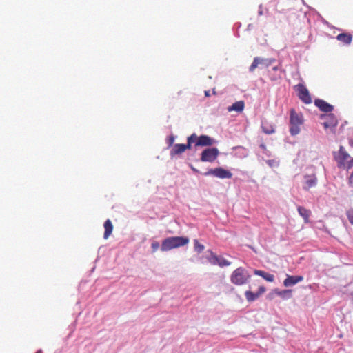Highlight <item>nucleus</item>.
I'll return each instance as SVG.
<instances>
[{"label":"nucleus","mask_w":353,"mask_h":353,"mask_svg":"<svg viewBox=\"0 0 353 353\" xmlns=\"http://www.w3.org/2000/svg\"><path fill=\"white\" fill-rule=\"evenodd\" d=\"M190 241L188 236H170L163 240L161 250L167 252L187 245Z\"/></svg>","instance_id":"1"},{"label":"nucleus","mask_w":353,"mask_h":353,"mask_svg":"<svg viewBox=\"0 0 353 353\" xmlns=\"http://www.w3.org/2000/svg\"><path fill=\"white\" fill-rule=\"evenodd\" d=\"M251 275L246 269L239 267L234 270L230 276V281L236 285H243L248 283Z\"/></svg>","instance_id":"2"},{"label":"nucleus","mask_w":353,"mask_h":353,"mask_svg":"<svg viewBox=\"0 0 353 353\" xmlns=\"http://www.w3.org/2000/svg\"><path fill=\"white\" fill-rule=\"evenodd\" d=\"M303 118L301 113H297L294 109L290 110V133L292 136H295L300 132L299 126L303 124Z\"/></svg>","instance_id":"3"},{"label":"nucleus","mask_w":353,"mask_h":353,"mask_svg":"<svg viewBox=\"0 0 353 353\" xmlns=\"http://www.w3.org/2000/svg\"><path fill=\"white\" fill-rule=\"evenodd\" d=\"M205 258L210 264L213 265H219L221 268L229 266L231 264L230 261L221 256L216 255L212 250H207Z\"/></svg>","instance_id":"4"},{"label":"nucleus","mask_w":353,"mask_h":353,"mask_svg":"<svg viewBox=\"0 0 353 353\" xmlns=\"http://www.w3.org/2000/svg\"><path fill=\"white\" fill-rule=\"evenodd\" d=\"M219 153V150L217 148L208 147L202 151L200 160L202 162L212 163L217 159Z\"/></svg>","instance_id":"5"},{"label":"nucleus","mask_w":353,"mask_h":353,"mask_svg":"<svg viewBox=\"0 0 353 353\" xmlns=\"http://www.w3.org/2000/svg\"><path fill=\"white\" fill-rule=\"evenodd\" d=\"M204 176H214L219 179H231L232 177V173L228 170H225L221 167L216 168L214 169L210 168L208 170L203 173Z\"/></svg>","instance_id":"6"},{"label":"nucleus","mask_w":353,"mask_h":353,"mask_svg":"<svg viewBox=\"0 0 353 353\" xmlns=\"http://www.w3.org/2000/svg\"><path fill=\"white\" fill-rule=\"evenodd\" d=\"M296 91L299 99L305 104L312 103L311 96L308 90L303 84H298L296 86Z\"/></svg>","instance_id":"7"},{"label":"nucleus","mask_w":353,"mask_h":353,"mask_svg":"<svg viewBox=\"0 0 353 353\" xmlns=\"http://www.w3.org/2000/svg\"><path fill=\"white\" fill-rule=\"evenodd\" d=\"M320 118L321 119H325L322 123L323 127L327 129L329 128H336L338 125V119L334 114L330 112L327 114H321Z\"/></svg>","instance_id":"8"},{"label":"nucleus","mask_w":353,"mask_h":353,"mask_svg":"<svg viewBox=\"0 0 353 353\" xmlns=\"http://www.w3.org/2000/svg\"><path fill=\"white\" fill-rule=\"evenodd\" d=\"M196 141L195 147H209L216 143V141L214 138L205 134H202L199 137L197 136Z\"/></svg>","instance_id":"9"},{"label":"nucleus","mask_w":353,"mask_h":353,"mask_svg":"<svg viewBox=\"0 0 353 353\" xmlns=\"http://www.w3.org/2000/svg\"><path fill=\"white\" fill-rule=\"evenodd\" d=\"M317 177L315 174L304 175V181L303 183V189L308 191L311 188L315 187L317 184Z\"/></svg>","instance_id":"10"},{"label":"nucleus","mask_w":353,"mask_h":353,"mask_svg":"<svg viewBox=\"0 0 353 353\" xmlns=\"http://www.w3.org/2000/svg\"><path fill=\"white\" fill-rule=\"evenodd\" d=\"M259 65H261L265 68H268L270 66L268 58H263L261 57H256L254 58L252 64L249 68V72H253L254 70L258 67Z\"/></svg>","instance_id":"11"},{"label":"nucleus","mask_w":353,"mask_h":353,"mask_svg":"<svg viewBox=\"0 0 353 353\" xmlns=\"http://www.w3.org/2000/svg\"><path fill=\"white\" fill-rule=\"evenodd\" d=\"M314 105L321 111L326 113H330L334 110V106L328 103L325 101L320 99L314 100Z\"/></svg>","instance_id":"12"},{"label":"nucleus","mask_w":353,"mask_h":353,"mask_svg":"<svg viewBox=\"0 0 353 353\" xmlns=\"http://www.w3.org/2000/svg\"><path fill=\"white\" fill-rule=\"evenodd\" d=\"M281 70V64L279 63L277 65L274 66L270 70L268 71L269 79L272 81H276L281 79L280 72Z\"/></svg>","instance_id":"13"},{"label":"nucleus","mask_w":353,"mask_h":353,"mask_svg":"<svg viewBox=\"0 0 353 353\" xmlns=\"http://www.w3.org/2000/svg\"><path fill=\"white\" fill-rule=\"evenodd\" d=\"M303 280V276L287 275V277L285 278V279L283 281V285L285 287L293 286V285H296V283H298L299 282L302 281Z\"/></svg>","instance_id":"14"},{"label":"nucleus","mask_w":353,"mask_h":353,"mask_svg":"<svg viewBox=\"0 0 353 353\" xmlns=\"http://www.w3.org/2000/svg\"><path fill=\"white\" fill-rule=\"evenodd\" d=\"M350 157V154L345 150L343 146L339 148V157L337 159L338 167L342 168L345 166V161Z\"/></svg>","instance_id":"15"},{"label":"nucleus","mask_w":353,"mask_h":353,"mask_svg":"<svg viewBox=\"0 0 353 353\" xmlns=\"http://www.w3.org/2000/svg\"><path fill=\"white\" fill-rule=\"evenodd\" d=\"M183 143H176L173 145L170 152L171 159H174L176 156L181 154L185 152Z\"/></svg>","instance_id":"16"},{"label":"nucleus","mask_w":353,"mask_h":353,"mask_svg":"<svg viewBox=\"0 0 353 353\" xmlns=\"http://www.w3.org/2000/svg\"><path fill=\"white\" fill-rule=\"evenodd\" d=\"M297 211L299 215L303 219L304 222L305 223H309V218L312 214L311 211L303 206H299L297 208Z\"/></svg>","instance_id":"17"},{"label":"nucleus","mask_w":353,"mask_h":353,"mask_svg":"<svg viewBox=\"0 0 353 353\" xmlns=\"http://www.w3.org/2000/svg\"><path fill=\"white\" fill-rule=\"evenodd\" d=\"M254 274L257 276H260L263 278L265 280L269 282H273L274 281V275L268 273L265 271L261 270H254Z\"/></svg>","instance_id":"18"},{"label":"nucleus","mask_w":353,"mask_h":353,"mask_svg":"<svg viewBox=\"0 0 353 353\" xmlns=\"http://www.w3.org/2000/svg\"><path fill=\"white\" fill-rule=\"evenodd\" d=\"M336 39L345 45H350L352 40V36L349 33H341L336 36Z\"/></svg>","instance_id":"19"},{"label":"nucleus","mask_w":353,"mask_h":353,"mask_svg":"<svg viewBox=\"0 0 353 353\" xmlns=\"http://www.w3.org/2000/svg\"><path fill=\"white\" fill-rule=\"evenodd\" d=\"M105 232L103 234V238L107 239L112 232L113 225L110 219H107L103 224Z\"/></svg>","instance_id":"20"},{"label":"nucleus","mask_w":353,"mask_h":353,"mask_svg":"<svg viewBox=\"0 0 353 353\" xmlns=\"http://www.w3.org/2000/svg\"><path fill=\"white\" fill-rule=\"evenodd\" d=\"M245 107V103L243 101H239L234 103L231 106L228 108L229 112L236 111L237 112H241L243 110Z\"/></svg>","instance_id":"21"},{"label":"nucleus","mask_w":353,"mask_h":353,"mask_svg":"<svg viewBox=\"0 0 353 353\" xmlns=\"http://www.w3.org/2000/svg\"><path fill=\"white\" fill-rule=\"evenodd\" d=\"M261 128L263 132L266 134H272L275 132L274 127L269 124L267 121L261 122Z\"/></svg>","instance_id":"22"},{"label":"nucleus","mask_w":353,"mask_h":353,"mask_svg":"<svg viewBox=\"0 0 353 353\" xmlns=\"http://www.w3.org/2000/svg\"><path fill=\"white\" fill-rule=\"evenodd\" d=\"M197 139V135L195 133L192 134L190 136L187 138V143L184 144L185 151L186 150H190L192 148V143L196 144V140Z\"/></svg>","instance_id":"23"},{"label":"nucleus","mask_w":353,"mask_h":353,"mask_svg":"<svg viewBox=\"0 0 353 353\" xmlns=\"http://www.w3.org/2000/svg\"><path fill=\"white\" fill-rule=\"evenodd\" d=\"M245 297L248 302L252 303L255 301L257 299L259 298V296L256 292H253L250 290H247L245 292Z\"/></svg>","instance_id":"24"},{"label":"nucleus","mask_w":353,"mask_h":353,"mask_svg":"<svg viewBox=\"0 0 353 353\" xmlns=\"http://www.w3.org/2000/svg\"><path fill=\"white\" fill-rule=\"evenodd\" d=\"M276 295L281 296L283 299H287L291 297L292 290H279L276 289Z\"/></svg>","instance_id":"25"},{"label":"nucleus","mask_w":353,"mask_h":353,"mask_svg":"<svg viewBox=\"0 0 353 353\" xmlns=\"http://www.w3.org/2000/svg\"><path fill=\"white\" fill-rule=\"evenodd\" d=\"M233 150L238 151L236 154L240 158H243L248 156V151L242 146L234 147Z\"/></svg>","instance_id":"26"},{"label":"nucleus","mask_w":353,"mask_h":353,"mask_svg":"<svg viewBox=\"0 0 353 353\" xmlns=\"http://www.w3.org/2000/svg\"><path fill=\"white\" fill-rule=\"evenodd\" d=\"M204 245L201 244L197 239L194 241V250L197 253L200 254L204 250Z\"/></svg>","instance_id":"27"},{"label":"nucleus","mask_w":353,"mask_h":353,"mask_svg":"<svg viewBox=\"0 0 353 353\" xmlns=\"http://www.w3.org/2000/svg\"><path fill=\"white\" fill-rule=\"evenodd\" d=\"M176 136L174 134H170L167 139H166V143L168 145V148H172L174 144V142L176 139Z\"/></svg>","instance_id":"28"},{"label":"nucleus","mask_w":353,"mask_h":353,"mask_svg":"<svg viewBox=\"0 0 353 353\" xmlns=\"http://www.w3.org/2000/svg\"><path fill=\"white\" fill-rule=\"evenodd\" d=\"M259 148L262 150L263 153L268 157H271V152L266 148V145L262 143L259 145Z\"/></svg>","instance_id":"29"},{"label":"nucleus","mask_w":353,"mask_h":353,"mask_svg":"<svg viewBox=\"0 0 353 353\" xmlns=\"http://www.w3.org/2000/svg\"><path fill=\"white\" fill-rule=\"evenodd\" d=\"M346 216L349 222L353 225V208L349 209L346 211Z\"/></svg>","instance_id":"30"},{"label":"nucleus","mask_w":353,"mask_h":353,"mask_svg":"<svg viewBox=\"0 0 353 353\" xmlns=\"http://www.w3.org/2000/svg\"><path fill=\"white\" fill-rule=\"evenodd\" d=\"M160 247L159 243L156 241H152L151 243L152 252H155Z\"/></svg>","instance_id":"31"},{"label":"nucleus","mask_w":353,"mask_h":353,"mask_svg":"<svg viewBox=\"0 0 353 353\" xmlns=\"http://www.w3.org/2000/svg\"><path fill=\"white\" fill-rule=\"evenodd\" d=\"M266 163L271 168L279 165L278 162L274 159H269L266 161Z\"/></svg>","instance_id":"32"},{"label":"nucleus","mask_w":353,"mask_h":353,"mask_svg":"<svg viewBox=\"0 0 353 353\" xmlns=\"http://www.w3.org/2000/svg\"><path fill=\"white\" fill-rule=\"evenodd\" d=\"M275 295H276V289L272 290L271 292H270L267 296V298L269 300H272Z\"/></svg>","instance_id":"33"},{"label":"nucleus","mask_w":353,"mask_h":353,"mask_svg":"<svg viewBox=\"0 0 353 353\" xmlns=\"http://www.w3.org/2000/svg\"><path fill=\"white\" fill-rule=\"evenodd\" d=\"M266 291V288L261 285V286H259V288H258V290L256 292L257 294L260 296L261 295H262Z\"/></svg>","instance_id":"34"},{"label":"nucleus","mask_w":353,"mask_h":353,"mask_svg":"<svg viewBox=\"0 0 353 353\" xmlns=\"http://www.w3.org/2000/svg\"><path fill=\"white\" fill-rule=\"evenodd\" d=\"M353 167V158L346 163L345 168L347 170H350Z\"/></svg>","instance_id":"35"},{"label":"nucleus","mask_w":353,"mask_h":353,"mask_svg":"<svg viewBox=\"0 0 353 353\" xmlns=\"http://www.w3.org/2000/svg\"><path fill=\"white\" fill-rule=\"evenodd\" d=\"M348 184L350 186H352V185H353V172L351 173V174L348 177Z\"/></svg>","instance_id":"36"},{"label":"nucleus","mask_w":353,"mask_h":353,"mask_svg":"<svg viewBox=\"0 0 353 353\" xmlns=\"http://www.w3.org/2000/svg\"><path fill=\"white\" fill-rule=\"evenodd\" d=\"M190 168L192 170V172L195 174H200V171L195 168L192 165L190 164Z\"/></svg>","instance_id":"37"},{"label":"nucleus","mask_w":353,"mask_h":353,"mask_svg":"<svg viewBox=\"0 0 353 353\" xmlns=\"http://www.w3.org/2000/svg\"><path fill=\"white\" fill-rule=\"evenodd\" d=\"M270 66L276 61L275 58H268Z\"/></svg>","instance_id":"38"},{"label":"nucleus","mask_w":353,"mask_h":353,"mask_svg":"<svg viewBox=\"0 0 353 353\" xmlns=\"http://www.w3.org/2000/svg\"><path fill=\"white\" fill-rule=\"evenodd\" d=\"M258 14L259 16H261L263 14L262 5H260L259 7Z\"/></svg>","instance_id":"39"},{"label":"nucleus","mask_w":353,"mask_h":353,"mask_svg":"<svg viewBox=\"0 0 353 353\" xmlns=\"http://www.w3.org/2000/svg\"><path fill=\"white\" fill-rule=\"evenodd\" d=\"M348 143H349L350 146L353 148V138H349Z\"/></svg>","instance_id":"40"},{"label":"nucleus","mask_w":353,"mask_h":353,"mask_svg":"<svg viewBox=\"0 0 353 353\" xmlns=\"http://www.w3.org/2000/svg\"><path fill=\"white\" fill-rule=\"evenodd\" d=\"M204 94H205V97H210V90H205V91L204 92Z\"/></svg>","instance_id":"41"},{"label":"nucleus","mask_w":353,"mask_h":353,"mask_svg":"<svg viewBox=\"0 0 353 353\" xmlns=\"http://www.w3.org/2000/svg\"><path fill=\"white\" fill-rule=\"evenodd\" d=\"M212 92H213V94H216L215 89H213V90H212Z\"/></svg>","instance_id":"42"},{"label":"nucleus","mask_w":353,"mask_h":353,"mask_svg":"<svg viewBox=\"0 0 353 353\" xmlns=\"http://www.w3.org/2000/svg\"><path fill=\"white\" fill-rule=\"evenodd\" d=\"M36 353H42V351L40 350H38Z\"/></svg>","instance_id":"43"},{"label":"nucleus","mask_w":353,"mask_h":353,"mask_svg":"<svg viewBox=\"0 0 353 353\" xmlns=\"http://www.w3.org/2000/svg\"><path fill=\"white\" fill-rule=\"evenodd\" d=\"M251 26L250 24V25H248V28H251V26Z\"/></svg>","instance_id":"44"},{"label":"nucleus","mask_w":353,"mask_h":353,"mask_svg":"<svg viewBox=\"0 0 353 353\" xmlns=\"http://www.w3.org/2000/svg\"><path fill=\"white\" fill-rule=\"evenodd\" d=\"M251 26L250 24V25H248V28H251V26Z\"/></svg>","instance_id":"45"}]
</instances>
